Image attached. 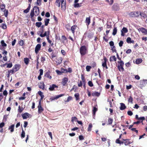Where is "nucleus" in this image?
Returning <instances> with one entry per match:
<instances>
[{"label": "nucleus", "instance_id": "13d9d810", "mask_svg": "<svg viewBox=\"0 0 147 147\" xmlns=\"http://www.w3.org/2000/svg\"><path fill=\"white\" fill-rule=\"evenodd\" d=\"M5 123L4 122L0 123V128H1L3 127L5 125Z\"/></svg>", "mask_w": 147, "mask_h": 147}, {"label": "nucleus", "instance_id": "4be33fe9", "mask_svg": "<svg viewBox=\"0 0 147 147\" xmlns=\"http://www.w3.org/2000/svg\"><path fill=\"white\" fill-rule=\"evenodd\" d=\"M142 61V60L141 59H137L135 61V63L136 64H139L141 63Z\"/></svg>", "mask_w": 147, "mask_h": 147}, {"label": "nucleus", "instance_id": "e433bc0d", "mask_svg": "<svg viewBox=\"0 0 147 147\" xmlns=\"http://www.w3.org/2000/svg\"><path fill=\"white\" fill-rule=\"evenodd\" d=\"M29 59L27 58H24V61L25 63L27 65L29 63Z\"/></svg>", "mask_w": 147, "mask_h": 147}, {"label": "nucleus", "instance_id": "dca6fc26", "mask_svg": "<svg viewBox=\"0 0 147 147\" xmlns=\"http://www.w3.org/2000/svg\"><path fill=\"white\" fill-rule=\"evenodd\" d=\"M85 22L86 24V25L88 26L90 24V17H87L86 18Z\"/></svg>", "mask_w": 147, "mask_h": 147}, {"label": "nucleus", "instance_id": "473e14b6", "mask_svg": "<svg viewBox=\"0 0 147 147\" xmlns=\"http://www.w3.org/2000/svg\"><path fill=\"white\" fill-rule=\"evenodd\" d=\"M50 20L49 19H45V25L46 26H47L49 23Z\"/></svg>", "mask_w": 147, "mask_h": 147}, {"label": "nucleus", "instance_id": "79ce46f5", "mask_svg": "<svg viewBox=\"0 0 147 147\" xmlns=\"http://www.w3.org/2000/svg\"><path fill=\"white\" fill-rule=\"evenodd\" d=\"M57 55L53 52L51 54V56L50 57L51 59H53L54 57H56Z\"/></svg>", "mask_w": 147, "mask_h": 147}, {"label": "nucleus", "instance_id": "aec40b11", "mask_svg": "<svg viewBox=\"0 0 147 147\" xmlns=\"http://www.w3.org/2000/svg\"><path fill=\"white\" fill-rule=\"evenodd\" d=\"M0 9L3 11L6 10L5 9V5L4 4L0 5Z\"/></svg>", "mask_w": 147, "mask_h": 147}, {"label": "nucleus", "instance_id": "49530a36", "mask_svg": "<svg viewBox=\"0 0 147 147\" xmlns=\"http://www.w3.org/2000/svg\"><path fill=\"white\" fill-rule=\"evenodd\" d=\"M14 72H15V71L13 70V69L12 70H10L8 71V73H9V74H12Z\"/></svg>", "mask_w": 147, "mask_h": 147}, {"label": "nucleus", "instance_id": "1a4fd4ad", "mask_svg": "<svg viewBox=\"0 0 147 147\" xmlns=\"http://www.w3.org/2000/svg\"><path fill=\"white\" fill-rule=\"evenodd\" d=\"M104 62L102 63V66L103 68L105 67L106 69H108L107 65V59L105 57H104L103 58Z\"/></svg>", "mask_w": 147, "mask_h": 147}, {"label": "nucleus", "instance_id": "7c9ffc66", "mask_svg": "<svg viewBox=\"0 0 147 147\" xmlns=\"http://www.w3.org/2000/svg\"><path fill=\"white\" fill-rule=\"evenodd\" d=\"M92 95L93 96H98L100 95V93L98 92H95L92 93Z\"/></svg>", "mask_w": 147, "mask_h": 147}, {"label": "nucleus", "instance_id": "a878e982", "mask_svg": "<svg viewBox=\"0 0 147 147\" xmlns=\"http://www.w3.org/2000/svg\"><path fill=\"white\" fill-rule=\"evenodd\" d=\"M45 84L43 82L40 83L39 85V88L43 90L45 88Z\"/></svg>", "mask_w": 147, "mask_h": 147}, {"label": "nucleus", "instance_id": "052dcab7", "mask_svg": "<svg viewBox=\"0 0 147 147\" xmlns=\"http://www.w3.org/2000/svg\"><path fill=\"white\" fill-rule=\"evenodd\" d=\"M12 66V63H9L7 64V68H11V67Z\"/></svg>", "mask_w": 147, "mask_h": 147}, {"label": "nucleus", "instance_id": "8fccbe9b", "mask_svg": "<svg viewBox=\"0 0 147 147\" xmlns=\"http://www.w3.org/2000/svg\"><path fill=\"white\" fill-rule=\"evenodd\" d=\"M19 43L20 45H21V46H22L24 45V41H23V40H20L19 41Z\"/></svg>", "mask_w": 147, "mask_h": 147}, {"label": "nucleus", "instance_id": "c03bdc74", "mask_svg": "<svg viewBox=\"0 0 147 147\" xmlns=\"http://www.w3.org/2000/svg\"><path fill=\"white\" fill-rule=\"evenodd\" d=\"M2 46L3 47H6L7 46L4 40H2L1 42Z\"/></svg>", "mask_w": 147, "mask_h": 147}, {"label": "nucleus", "instance_id": "9d476101", "mask_svg": "<svg viewBox=\"0 0 147 147\" xmlns=\"http://www.w3.org/2000/svg\"><path fill=\"white\" fill-rule=\"evenodd\" d=\"M49 33L50 31L49 30H48L47 31L45 32V33L43 34L42 33H41L40 35V37H43L45 36H46L47 38V36H49Z\"/></svg>", "mask_w": 147, "mask_h": 147}, {"label": "nucleus", "instance_id": "f704fd0d", "mask_svg": "<svg viewBox=\"0 0 147 147\" xmlns=\"http://www.w3.org/2000/svg\"><path fill=\"white\" fill-rule=\"evenodd\" d=\"M74 96L76 98V100H78L79 99V94L78 93H77L75 94Z\"/></svg>", "mask_w": 147, "mask_h": 147}, {"label": "nucleus", "instance_id": "5701e85b", "mask_svg": "<svg viewBox=\"0 0 147 147\" xmlns=\"http://www.w3.org/2000/svg\"><path fill=\"white\" fill-rule=\"evenodd\" d=\"M62 57H60L58 59L57 61H56V62L58 64H59L62 63Z\"/></svg>", "mask_w": 147, "mask_h": 147}, {"label": "nucleus", "instance_id": "69168bd1", "mask_svg": "<svg viewBox=\"0 0 147 147\" xmlns=\"http://www.w3.org/2000/svg\"><path fill=\"white\" fill-rule=\"evenodd\" d=\"M123 43V42L122 41H121L119 43V45L120 47L122 46Z\"/></svg>", "mask_w": 147, "mask_h": 147}, {"label": "nucleus", "instance_id": "2eb2a0df", "mask_svg": "<svg viewBox=\"0 0 147 147\" xmlns=\"http://www.w3.org/2000/svg\"><path fill=\"white\" fill-rule=\"evenodd\" d=\"M68 79L66 78H64L63 79L62 81V84L63 86H64L66 85L68 81Z\"/></svg>", "mask_w": 147, "mask_h": 147}, {"label": "nucleus", "instance_id": "393cba45", "mask_svg": "<svg viewBox=\"0 0 147 147\" xmlns=\"http://www.w3.org/2000/svg\"><path fill=\"white\" fill-rule=\"evenodd\" d=\"M110 45L111 46H113V48H112V49L113 52L115 51L116 50L115 49H113L115 48V46H114V44L113 41H111L109 42Z\"/></svg>", "mask_w": 147, "mask_h": 147}, {"label": "nucleus", "instance_id": "6e6552de", "mask_svg": "<svg viewBox=\"0 0 147 147\" xmlns=\"http://www.w3.org/2000/svg\"><path fill=\"white\" fill-rule=\"evenodd\" d=\"M138 30L140 32L145 35H147V30L143 28H139Z\"/></svg>", "mask_w": 147, "mask_h": 147}, {"label": "nucleus", "instance_id": "a211bd4d", "mask_svg": "<svg viewBox=\"0 0 147 147\" xmlns=\"http://www.w3.org/2000/svg\"><path fill=\"white\" fill-rule=\"evenodd\" d=\"M120 105H121V106L120 109L121 110H123L125 109L126 107L124 103H120Z\"/></svg>", "mask_w": 147, "mask_h": 147}, {"label": "nucleus", "instance_id": "c85d7f7f", "mask_svg": "<svg viewBox=\"0 0 147 147\" xmlns=\"http://www.w3.org/2000/svg\"><path fill=\"white\" fill-rule=\"evenodd\" d=\"M45 76L46 77L50 79H51L52 78L51 76L50 75L49 72H47L45 74Z\"/></svg>", "mask_w": 147, "mask_h": 147}, {"label": "nucleus", "instance_id": "37998d69", "mask_svg": "<svg viewBox=\"0 0 147 147\" xmlns=\"http://www.w3.org/2000/svg\"><path fill=\"white\" fill-rule=\"evenodd\" d=\"M77 118L76 117H73L71 118V121L72 122L74 121H77Z\"/></svg>", "mask_w": 147, "mask_h": 147}, {"label": "nucleus", "instance_id": "412c9836", "mask_svg": "<svg viewBox=\"0 0 147 147\" xmlns=\"http://www.w3.org/2000/svg\"><path fill=\"white\" fill-rule=\"evenodd\" d=\"M14 125H11L9 126L8 127V129L10 130V131L11 132H12L14 131Z\"/></svg>", "mask_w": 147, "mask_h": 147}, {"label": "nucleus", "instance_id": "c756f323", "mask_svg": "<svg viewBox=\"0 0 147 147\" xmlns=\"http://www.w3.org/2000/svg\"><path fill=\"white\" fill-rule=\"evenodd\" d=\"M117 28L115 27H114L113 30V35L114 36L117 33Z\"/></svg>", "mask_w": 147, "mask_h": 147}, {"label": "nucleus", "instance_id": "680f3d73", "mask_svg": "<svg viewBox=\"0 0 147 147\" xmlns=\"http://www.w3.org/2000/svg\"><path fill=\"white\" fill-rule=\"evenodd\" d=\"M127 114L130 116H131L133 115V113L131 111H129L127 112Z\"/></svg>", "mask_w": 147, "mask_h": 147}, {"label": "nucleus", "instance_id": "58836bf2", "mask_svg": "<svg viewBox=\"0 0 147 147\" xmlns=\"http://www.w3.org/2000/svg\"><path fill=\"white\" fill-rule=\"evenodd\" d=\"M47 39L48 42L50 44L51 46H52L53 45V44L52 42V41L49 39V36H47Z\"/></svg>", "mask_w": 147, "mask_h": 147}, {"label": "nucleus", "instance_id": "9b49d317", "mask_svg": "<svg viewBox=\"0 0 147 147\" xmlns=\"http://www.w3.org/2000/svg\"><path fill=\"white\" fill-rule=\"evenodd\" d=\"M128 30L127 29L125 28H123L121 31V35L122 36H124L125 35V34L127 32Z\"/></svg>", "mask_w": 147, "mask_h": 147}, {"label": "nucleus", "instance_id": "864d4df0", "mask_svg": "<svg viewBox=\"0 0 147 147\" xmlns=\"http://www.w3.org/2000/svg\"><path fill=\"white\" fill-rule=\"evenodd\" d=\"M25 136V133L24 131L22 130V131L21 134V137L22 138H24Z\"/></svg>", "mask_w": 147, "mask_h": 147}, {"label": "nucleus", "instance_id": "6e6d98bb", "mask_svg": "<svg viewBox=\"0 0 147 147\" xmlns=\"http://www.w3.org/2000/svg\"><path fill=\"white\" fill-rule=\"evenodd\" d=\"M3 94L4 96H7L8 94V93L6 90H5L3 92Z\"/></svg>", "mask_w": 147, "mask_h": 147}, {"label": "nucleus", "instance_id": "de8ad7c7", "mask_svg": "<svg viewBox=\"0 0 147 147\" xmlns=\"http://www.w3.org/2000/svg\"><path fill=\"white\" fill-rule=\"evenodd\" d=\"M72 99V97L71 96H69L67 98V100H66L65 101V102H68L70 101V100H71Z\"/></svg>", "mask_w": 147, "mask_h": 147}, {"label": "nucleus", "instance_id": "5fc2aeb1", "mask_svg": "<svg viewBox=\"0 0 147 147\" xmlns=\"http://www.w3.org/2000/svg\"><path fill=\"white\" fill-rule=\"evenodd\" d=\"M128 101L129 102H131V103H132L133 99L131 96H130L129 97V98L128 99Z\"/></svg>", "mask_w": 147, "mask_h": 147}, {"label": "nucleus", "instance_id": "09e8293b", "mask_svg": "<svg viewBox=\"0 0 147 147\" xmlns=\"http://www.w3.org/2000/svg\"><path fill=\"white\" fill-rule=\"evenodd\" d=\"M113 120L112 119L110 118L108 119V122L109 124H111L113 122Z\"/></svg>", "mask_w": 147, "mask_h": 147}, {"label": "nucleus", "instance_id": "ea45409f", "mask_svg": "<svg viewBox=\"0 0 147 147\" xmlns=\"http://www.w3.org/2000/svg\"><path fill=\"white\" fill-rule=\"evenodd\" d=\"M41 25H42V23L40 22H37L36 23V26H37V27H40Z\"/></svg>", "mask_w": 147, "mask_h": 147}, {"label": "nucleus", "instance_id": "603ef678", "mask_svg": "<svg viewBox=\"0 0 147 147\" xmlns=\"http://www.w3.org/2000/svg\"><path fill=\"white\" fill-rule=\"evenodd\" d=\"M41 0H37L36 1V4L38 5H40L41 4Z\"/></svg>", "mask_w": 147, "mask_h": 147}, {"label": "nucleus", "instance_id": "f03ea898", "mask_svg": "<svg viewBox=\"0 0 147 147\" xmlns=\"http://www.w3.org/2000/svg\"><path fill=\"white\" fill-rule=\"evenodd\" d=\"M61 3V8L62 10H65L66 8V2L65 0H57L56 5L59 7L60 5V3Z\"/></svg>", "mask_w": 147, "mask_h": 147}, {"label": "nucleus", "instance_id": "bf43d9fd", "mask_svg": "<svg viewBox=\"0 0 147 147\" xmlns=\"http://www.w3.org/2000/svg\"><path fill=\"white\" fill-rule=\"evenodd\" d=\"M88 85L90 87H92L93 86V85L92 84V82L91 81H89L88 82Z\"/></svg>", "mask_w": 147, "mask_h": 147}, {"label": "nucleus", "instance_id": "ddd939ff", "mask_svg": "<svg viewBox=\"0 0 147 147\" xmlns=\"http://www.w3.org/2000/svg\"><path fill=\"white\" fill-rule=\"evenodd\" d=\"M20 65H19L16 64L13 67V70H14L15 72H16L20 69Z\"/></svg>", "mask_w": 147, "mask_h": 147}, {"label": "nucleus", "instance_id": "c9c22d12", "mask_svg": "<svg viewBox=\"0 0 147 147\" xmlns=\"http://www.w3.org/2000/svg\"><path fill=\"white\" fill-rule=\"evenodd\" d=\"M3 12H4V15L6 17H7L8 13V11L6 9L4 11H3Z\"/></svg>", "mask_w": 147, "mask_h": 147}, {"label": "nucleus", "instance_id": "423d86ee", "mask_svg": "<svg viewBox=\"0 0 147 147\" xmlns=\"http://www.w3.org/2000/svg\"><path fill=\"white\" fill-rule=\"evenodd\" d=\"M41 48V45L40 44H37L35 49V52L36 54L38 53L40 50Z\"/></svg>", "mask_w": 147, "mask_h": 147}, {"label": "nucleus", "instance_id": "6ab92c4d", "mask_svg": "<svg viewBox=\"0 0 147 147\" xmlns=\"http://www.w3.org/2000/svg\"><path fill=\"white\" fill-rule=\"evenodd\" d=\"M116 58L115 56H112L110 57V61H116Z\"/></svg>", "mask_w": 147, "mask_h": 147}, {"label": "nucleus", "instance_id": "4d7b16f0", "mask_svg": "<svg viewBox=\"0 0 147 147\" xmlns=\"http://www.w3.org/2000/svg\"><path fill=\"white\" fill-rule=\"evenodd\" d=\"M131 39L130 37H128L127 39V43H130L131 41Z\"/></svg>", "mask_w": 147, "mask_h": 147}, {"label": "nucleus", "instance_id": "f8f14e48", "mask_svg": "<svg viewBox=\"0 0 147 147\" xmlns=\"http://www.w3.org/2000/svg\"><path fill=\"white\" fill-rule=\"evenodd\" d=\"M147 83V80H143L142 81H141L140 87L142 88Z\"/></svg>", "mask_w": 147, "mask_h": 147}, {"label": "nucleus", "instance_id": "0e129e2a", "mask_svg": "<svg viewBox=\"0 0 147 147\" xmlns=\"http://www.w3.org/2000/svg\"><path fill=\"white\" fill-rule=\"evenodd\" d=\"M40 74L39 75L42 76L43 74V70L42 69H40Z\"/></svg>", "mask_w": 147, "mask_h": 147}, {"label": "nucleus", "instance_id": "a19ab883", "mask_svg": "<svg viewBox=\"0 0 147 147\" xmlns=\"http://www.w3.org/2000/svg\"><path fill=\"white\" fill-rule=\"evenodd\" d=\"M97 111V109L95 107H94L93 108V114L94 115L95 114L96 112Z\"/></svg>", "mask_w": 147, "mask_h": 147}, {"label": "nucleus", "instance_id": "cd10ccee", "mask_svg": "<svg viewBox=\"0 0 147 147\" xmlns=\"http://www.w3.org/2000/svg\"><path fill=\"white\" fill-rule=\"evenodd\" d=\"M77 28V26H73L71 28V31L74 34L75 32V30Z\"/></svg>", "mask_w": 147, "mask_h": 147}, {"label": "nucleus", "instance_id": "f3484780", "mask_svg": "<svg viewBox=\"0 0 147 147\" xmlns=\"http://www.w3.org/2000/svg\"><path fill=\"white\" fill-rule=\"evenodd\" d=\"M57 86L53 84H52V85L50 86L49 89L50 91H53L54 90L55 88H57Z\"/></svg>", "mask_w": 147, "mask_h": 147}, {"label": "nucleus", "instance_id": "f257e3e1", "mask_svg": "<svg viewBox=\"0 0 147 147\" xmlns=\"http://www.w3.org/2000/svg\"><path fill=\"white\" fill-rule=\"evenodd\" d=\"M39 13V8L36 6H34L33 9V10L31 11L30 13L31 18H33L34 15L37 16Z\"/></svg>", "mask_w": 147, "mask_h": 147}, {"label": "nucleus", "instance_id": "e2e57ef3", "mask_svg": "<svg viewBox=\"0 0 147 147\" xmlns=\"http://www.w3.org/2000/svg\"><path fill=\"white\" fill-rule=\"evenodd\" d=\"M61 52L62 54L64 55H65L66 54L65 51L64 50H61Z\"/></svg>", "mask_w": 147, "mask_h": 147}, {"label": "nucleus", "instance_id": "4c0bfd02", "mask_svg": "<svg viewBox=\"0 0 147 147\" xmlns=\"http://www.w3.org/2000/svg\"><path fill=\"white\" fill-rule=\"evenodd\" d=\"M38 94L40 96L41 99L43 98L44 97V96L42 92L41 91H39L38 92Z\"/></svg>", "mask_w": 147, "mask_h": 147}, {"label": "nucleus", "instance_id": "2f4dec72", "mask_svg": "<svg viewBox=\"0 0 147 147\" xmlns=\"http://www.w3.org/2000/svg\"><path fill=\"white\" fill-rule=\"evenodd\" d=\"M92 127V124H90L89 125V126L88 128V131H90L91 130Z\"/></svg>", "mask_w": 147, "mask_h": 147}, {"label": "nucleus", "instance_id": "4468645a", "mask_svg": "<svg viewBox=\"0 0 147 147\" xmlns=\"http://www.w3.org/2000/svg\"><path fill=\"white\" fill-rule=\"evenodd\" d=\"M29 114L26 113L22 115V117L24 119H26L29 117Z\"/></svg>", "mask_w": 147, "mask_h": 147}, {"label": "nucleus", "instance_id": "774afa93", "mask_svg": "<svg viewBox=\"0 0 147 147\" xmlns=\"http://www.w3.org/2000/svg\"><path fill=\"white\" fill-rule=\"evenodd\" d=\"M45 58L44 57H42L41 58V61L42 62H43L45 61Z\"/></svg>", "mask_w": 147, "mask_h": 147}, {"label": "nucleus", "instance_id": "3c124183", "mask_svg": "<svg viewBox=\"0 0 147 147\" xmlns=\"http://www.w3.org/2000/svg\"><path fill=\"white\" fill-rule=\"evenodd\" d=\"M91 67L90 66H87L86 67V70L87 71H90V69L91 68Z\"/></svg>", "mask_w": 147, "mask_h": 147}, {"label": "nucleus", "instance_id": "39448f33", "mask_svg": "<svg viewBox=\"0 0 147 147\" xmlns=\"http://www.w3.org/2000/svg\"><path fill=\"white\" fill-rule=\"evenodd\" d=\"M80 53L81 55L83 56L86 54L87 52V49L85 46H82L80 48Z\"/></svg>", "mask_w": 147, "mask_h": 147}, {"label": "nucleus", "instance_id": "7ed1b4c3", "mask_svg": "<svg viewBox=\"0 0 147 147\" xmlns=\"http://www.w3.org/2000/svg\"><path fill=\"white\" fill-rule=\"evenodd\" d=\"M129 15L130 17H138L140 15L142 16L141 13L138 11L131 12L129 13Z\"/></svg>", "mask_w": 147, "mask_h": 147}, {"label": "nucleus", "instance_id": "72a5a7b5", "mask_svg": "<svg viewBox=\"0 0 147 147\" xmlns=\"http://www.w3.org/2000/svg\"><path fill=\"white\" fill-rule=\"evenodd\" d=\"M30 9V5H29V6H28V7L24 11V13H28Z\"/></svg>", "mask_w": 147, "mask_h": 147}, {"label": "nucleus", "instance_id": "b1692460", "mask_svg": "<svg viewBox=\"0 0 147 147\" xmlns=\"http://www.w3.org/2000/svg\"><path fill=\"white\" fill-rule=\"evenodd\" d=\"M1 27L3 29H6L7 28V25L6 24L3 23L1 24L0 25Z\"/></svg>", "mask_w": 147, "mask_h": 147}, {"label": "nucleus", "instance_id": "0eeeda50", "mask_svg": "<svg viewBox=\"0 0 147 147\" xmlns=\"http://www.w3.org/2000/svg\"><path fill=\"white\" fill-rule=\"evenodd\" d=\"M38 113L39 114L41 113L44 110L43 108L41 106L40 101L39 102V105L38 106Z\"/></svg>", "mask_w": 147, "mask_h": 147}, {"label": "nucleus", "instance_id": "a18cd8bd", "mask_svg": "<svg viewBox=\"0 0 147 147\" xmlns=\"http://www.w3.org/2000/svg\"><path fill=\"white\" fill-rule=\"evenodd\" d=\"M81 4H79L78 3H74V7H79L81 6Z\"/></svg>", "mask_w": 147, "mask_h": 147}, {"label": "nucleus", "instance_id": "bb28decb", "mask_svg": "<svg viewBox=\"0 0 147 147\" xmlns=\"http://www.w3.org/2000/svg\"><path fill=\"white\" fill-rule=\"evenodd\" d=\"M124 141H125L124 142V144L125 145H127L129 144H130L131 142H130L129 140L128 139L123 140Z\"/></svg>", "mask_w": 147, "mask_h": 147}, {"label": "nucleus", "instance_id": "338daca9", "mask_svg": "<svg viewBox=\"0 0 147 147\" xmlns=\"http://www.w3.org/2000/svg\"><path fill=\"white\" fill-rule=\"evenodd\" d=\"M28 123L27 121H24V127L25 128L26 127L27 125H28Z\"/></svg>", "mask_w": 147, "mask_h": 147}, {"label": "nucleus", "instance_id": "20e7f679", "mask_svg": "<svg viewBox=\"0 0 147 147\" xmlns=\"http://www.w3.org/2000/svg\"><path fill=\"white\" fill-rule=\"evenodd\" d=\"M118 67L119 70L120 71L123 72L124 71V69L123 68V65L124 63L123 61L121 60H120L118 61Z\"/></svg>", "mask_w": 147, "mask_h": 147}]
</instances>
